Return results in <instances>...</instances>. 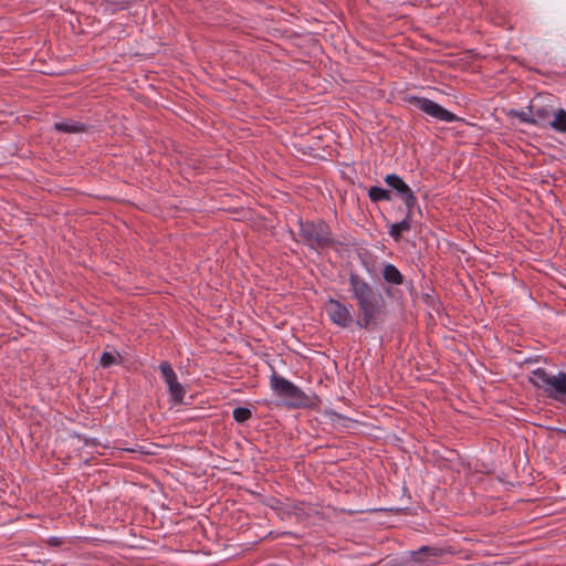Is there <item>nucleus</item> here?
<instances>
[{
  "label": "nucleus",
  "mask_w": 566,
  "mask_h": 566,
  "mask_svg": "<svg viewBox=\"0 0 566 566\" xmlns=\"http://www.w3.org/2000/svg\"><path fill=\"white\" fill-rule=\"evenodd\" d=\"M348 292L356 303L355 325L367 332H374L387 319V302L378 289L359 273L348 274Z\"/></svg>",
  "instance_id": "nucleus-1"
},
{
  "label": "nucleus",
  "mask_w": 566,
  "mask_h": 566,
  "mask_svg": "<svg viewBox=\"0 0 566 566\" xmlns=\"http://www.w3.org/2000/svg\"><path fill=\"white\" fill-rule=\"evenodd\" d=\"M531 385L543 391L545 397L562 401L566 397V373L558 371L551 375L545 368L538 367L531 371L528 376Z\"/></svg>",
  "instance_id": "nucleus-2"
},
{
  "label": "nucleus",
  "mask_w": 566,
  "mask_h": 566,
  "mask_svg": "<svg viewBox=\"0 0 566 566\" xmlns=\"http://www.w3.org/2000/svg\"><path fill=\"white\" fill-rule=\"evenodd\" d=\"M270 387L280 398L284 399V405L289 409L308 408L312 406V399L300 387L289 379L273 371L270 376Z\"/></svg>",
  "instance_id": "nucleus-3"
},
{
  "label": "nucleus",
  "mask_w": 566,
  "mask_h": 566,
  "mask_svg": "<svg viewBox=\"0 0 566 566\" xmlns=\"http://www.w3.org/2000/svg\"><path fill=\"white\" fill-rule=\"evenodd\" d=\"M301 241L314 250L326 249L334 245L331 227L322 219L315 221L298 220Z\"/></svg>",
  "instance_id": "nucleus-4"
},
{
  "label": "nucleus",
  "mask_w": 566,
  "mask_h": 566,
  "mask_svg": "<svg viewBox=\"0 0 566 566\" xmlns=\"http://www.w3.org/2000/svg\"><path fill=\"white\" fill-rule=\"evenodd\" d=\"M405 101L419 111L430 116L433 119L444 123H454L462 120L459 116L453 114L452 112L446 109L440 104L422 96L409 95L405 98Z\"/></svg>",
  "instance_id": "nucleus-5"
},
{
  "label": "nucleus",
  "mask_w": 566,
  "mask_h": 566,
  "mask_svg": "<svg viewBox=\"0 0 566 566\" xmlns=\"http://www.w3.org/2000/svg\"><path fill=\"white\" fill-rule=\"evenodd\" d=\"M325 310L329 321L340 328H347L355 324L353 305L345 304L336 298H328Z\"/></svg>",
  "instance_id": "nucleus-6"
},
{
  "label": "nucleus",
  "mask_w": 566,
  "mask_h": 566,
  "mask_svg": "<svg viewBox=\"0 0 566 566\" xmlns=\"http://www.w3.org/2000/svg\"><path fill=\"white\" fill-rule=\"evenodd\" d=\"M387 186L396 192V196L403 202L406 209H415L418 201L413 190L396 175L389 174L385 177Z\"/></svg>",
  "instance_id": "nucleus-7"
},
{
  "label": "nucleus",
  "mask_w": 566,
  "mask_h": 566,
  "mask_svg": "<svg viewBox=\"0 0 566 566\" xmlns=\"http://www.w3.org/2000/svg\"><path fill=\"white\" fill-rule=\"evenodd\" d=\"M159 370L166 385L168 386L170 398L175 402L181 403L186 391L182 385L178 381L177 374L172 369L171 365L168 361H163L159 365Z\"/></svg>",
  "instance_id": "nucleus-8"
},
{
  "label": "nucleus",
  "mask_w": 566,
  "mask_h": 566,
  "mask_svg": "<svg viewBox=\"0 0 566 566\" xmlns=\"http://www.w3.org/2000/svg\"><path fill=\"white\" fill-rule=\"evenodd\" d=\"M446 554V549L438 546L423 545L416 551L410 552V558L412 562L423 565L431 562L432 558L441 557Z\"/></svg>",
  "instance_id": "nucleus-9"
},
{
  "label": "nucleus",
  "mask_w": 566,
  "mask_h": 566,
  "mask_svg": "<svg viewBox=\"0 0 566 566\" xmlns=\"http://www.w3.org/2000/svg\"><path fill=\"white\" fill-rule=\"evenodd\" d=\"M381 275L386 284L390 286H399L405 284V275L392 263H384Z\"/></svg>",
  "instance_id": "nucleus-10"
},
{
  "label": "nucleus",
  "mask_w": 566,
  "mask_h": 566,
  "mask_svg": "<svg viewBox=\"0 0 566 566\" xmlns=\"http://www.w3.org/2000/svg\"><path fill=\"white\" fill-rule=\"evenodd\" d=\"M413 218V209H406L405 218L397 223L390 226L388 231L389 235L395 240L399 241L403 232L411 230V222Z\"/></svg>",
  "instance_id": "nucleus-11"
},
{
  "label": "nucleus",
  "mask_w": 566,
  "mask_h": 566,
  "mask_svg": "<svg viewBox=\"0 0 566 566\" xmlns=\"http://www.w3.org/2000/svg\"><path fill=\"white\" fill-rule=\"evenodd\" d=\"M54 129L60 133L76 134L85 132L86 125L81 122L66 119L54 123Z\"/></svg>",
  "instance_id": "nucleus-12"
},
{
  "label": "nucleus",
  "mask_w": 566,
  "mask_h": 566,
  "mask_svg": "<svg viewBox=\"0 0 566 566\" xmlns=\"http://www.w3.org/2000/svg\"><path fill=\"white\" fill-rule=\"evenodd\" d=\"M532 109L534 115V125L548 124L553 114V108L551 106H539L532 102Z\"/></svg>",
  "instance_id": "nucleus-13"
},
{
  "label": "nucleus",
  "mask_w": 566,
  "mask_h": 566,
  "mask_svg": "<svg viewBox=\"0 0 566 566\" xmlns=\"http://www.w3.org/2000/svg\"><path fill=\"white\" fill-rule=\"evenodd\" d=\"M553 120L548 125L558 133H566V111L564 108L553 109Z\"/></svg>",
  "instance_id": "nucleus-14"
},
{
  "label": "nucleus",
  "mask_w": 566,
  "mask_h": 566,
  "mask_svg": "<svg viewBox=\"0 0 566 566\" xmlns=\"http://www.w3.org/2000/svg\"><path fill=\"white\" fill-rule=\"evenodd\" d=\"M368 197L373 202L391 200L390 191L377 186H373L369 188Z\"/></svg>",
  "instance_id": "nucleus-15"
},
{
  "label": "nucleus",
  "mask_w": 566,
  "mask_h": 566,
  "mask_svg": "<svg viewBox=\"0 0 566 566\" xmlns=\"http://www.w3.org/2000/svg\"><path fill=\"white\" fill-rule=\"evenodd\" d=\"M509 116L518 118L522 123L534 125L532 103L528 105L527 111L511 109Z\"/></svg>",
  "instance_id": "nucleus-16"
},
{
  "label": "nucleus",
  "mask_w": 566,
  "mask_h": 566,
  "mask_svg": "<svg viewBox=\"0 0 566 566\" xmlns=\"http://www.w3.org/2000/svg\"><path fill=\"white\" fill-rule=\"evenodd\" d=\"M232 416L237 422L243 423L252 418V411L247 407H237L233 409Z\"/></svg>",
  "instance_id": "nucleus-17"
},
{
  "label": "nucleus",
  "mask_w": 566,
  "mask_h": 566,
  "mask_svg": "<svg viewBox=\"0 0 566 566\" xmlns=\"http://www.w3.org/2000/svg\"><path fill=\"white\" fill-rule=\"evenodd\" d=\"M129 1L120 0V1H107V9L112 12H116L119 10H125L129 7Z\"/></svg>",
  "instance_id": "nucleus-18"
},
{
  "label": "nucleus",
  "mask_w": 566,
  "mask_h": 566,
  "mask_svg": "<svg viewBox=\"0 0 566 566\" xmlns=\"http://www.w3.org/2000/svg\"><path fill=\"white\" fill-rule=\"evenodd\" d=\"M99 364L102 367L107 368L115 364V356L112 353L104 352L101 356Z\"/></svg>",
  "instance_id": "nucleus-19"
},
{
  "label": "nucleus",
  "mask_w": 566,
  "mask_h": 566,
  "mask_svg": "<svg viewBox=\"0 0 566 566\" xmlns=\"http://www.w3.org/2000/svg\"><path fill=\"white\" fill-rule=\"evenodd\" d=\"M332 415H333V416H335V417L340 418V415H338V413H337V412H335V411H333V412H332Z\"/></svg>",
  "instance_id": "nucleus-20"
},
{
  "label": "nucleus",
  "mask_w": 566,
  "mask_h": 566,
  "mask_svg": "<svg viewBox=\"0 0 566 566\" xmlns=\"http://www.w3.org/2000/svg\"><path fill=\"white\" fill-rule=\"evenodd\" d=\"M564 433L566 434V430L564 431Z\"/></svg>",
  "instance_id": "nucleus-21"
}]
</instances>
